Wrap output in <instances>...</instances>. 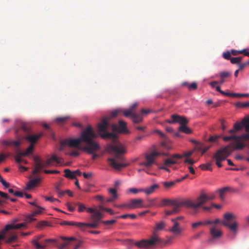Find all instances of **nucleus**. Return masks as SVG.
<instances>
[{
    "label": "nucleus",
    "mask_w": 249,
    "mask_h": 249,
    "mask_svg": "<svg viewBox=\"0 0 249 249\" xmlns=\"http://www.w3.org/2000/svg\"><path fill=\"white\" fill-rule=\"evenodd\" d=\"M156 200H157L156 198L148 199L149 204L147 206H145V207H153V206H156Z\"/></svg>",
    "instance_id": "50"
},
{
    "label": "nucleus",
    "mask_w": 249,
    "mask_h": 249,
    "mask_svg": "<svg viewBox=\"0 0 249 249\" xmlns=\"http://www.w3.org/2000/svg\"><path fill=\"white\" fill-rule=\"evenodd\" d=\"M143 199L141 198L131 199L128 203V209H135L145 207V206L143 205Z\"/></svg>",
    "instance_id": "12"
},
{
    "label": "nucleus",
    "mask_w": 249,
    "mask_h": 249,
    "mask_svg": "<svg viewBox=\"0 0 249 249\" xmlns=\"http://www.w3.org/2000/svg\"><path fill=\"white\" fill-rule=\"evenodd\" d=\"M42 136V133H40L36 135H28L25 138V139L33 144L36 143L39 139Z\"/></svg>",
    "instance_id": "21"
},
{
    "label": "nucleus",
    "mask_w": 249,
    "mask_h": 249,
    "mask_svg": "<svg viewBox=\"0 0 249 249\" xmlns=\"http://www.w3.org/2000/svg\"><path fill=\"white\" fill-rule=\"evenodd\" d=\"M159 187L160 186L158 184H155L148 188L143 189V192L145 193L146 195H149L153 193L155 190L159 189Z\"/></svg>",
    "instance_id": "28"
},
{
    "label": "nucleus",
    "mask_w": 249,
    "mask_h": 249,
    "mask_svg": "<svg viewBox=\"0 0 249 249\" xmlns=\"http://www.w3.org/2000/svg\"><path fill=\"white\" fill-rule=\"evenodd\" d=\"M177 163V161L171 157L170 158L165 160L164 161V164L166 166H169L170 165L175 164Z\"/></svg>",
    "instance_id": "38"
},
{
    "label": "nucleus",
    "mask_w": 249,
    "mask_h": 249,
    "mask_svg": "<svg viewBox=\"0 0 249 249\" xmlns=\"http://www.w3.org/2000/svg\"><path fill=\"white\" fill-rule=\"evenodd\" d=\"M41 179L39 178L30 180L27 184L26 189H30L36 186L40 183Z\"/></svg>",
    "instance_id": "23"
},
{
    "label": "nucleus",
    "mask_w": 249,
    "mask_h": 249,
    "mask_svg": "<svg viewBox=\"0 0 249 249\" xmlns=\"http://www.w3.org/2000/svg\"><path fill=\"white\" fill-rule=\"evenodd\" d=\"M92 222H93L92 223H83L84 225L82 226V229L81 230H84L86 226L89 227L91 228H97L98 227L99 223L95 221Z\"/></svg>",
    "instance_id": "37"
},
{
    "label": "nucleus",
    "mask_w": 249,
    "mask_h": 249,
    "mask_svg": "<svg viewBox=\"0 0 249 249\" xmlns=\"http://www.w3.org/2000/svg\"><path fill=\"white\" fill-rule=\"evenodd\" d=\"M70 156L76 157L79 155V152L77 150L72 151L68 154Z\"/></svg>",
    "instance_id": "64"
},
{
    "label": "nucleus",
    "mask_w": 249,
    "mask_h": 249,
    "mask_svg": "<svg viewBox=\"0 0 249 249\" xmlns=\"http://www.w3.org/2000/svg\"><path fill=\"white\" fill-rule=\"evenodd\" d=\"M231 189L228 186L223 187L217 190V192L219 194V196L221 200L223 201L225 199V196L228 192L231 191Z\"/></svg>",
    "instance_id": "19"
},
{
    "label": "nucleus",
    "mask_w": 249,
    "mask_h": 249,
    "mask_svg": "<svg viewBox=\"0 0 249 249\" xmlns=\"http://www.w3.org/2000/svg\"><path fill=\"white\" fill-rule=\"evenodd\" d=\"M45 198V200L46 201H50L51 202H60V201L59 199H58L57 198H54L53 197L46 196Z\"/></svg>",
    "instance_id": "55"
},
{
    "label": "nucleus",
    "mask_w": 249,
    "mask_h": 249,
    "mask_svg": "<svg viewBox=\"0 0 249 249\" xmlns=\"http://www.w3.org/2000/svg\"><path fill=\"white\" fill-rule=\"evenodd\" d=\"M160 239L156 235H153L150 240H142L136 242L135 245L139 248L148 249L155 245L156 243H160Z\"/></svg>",
    "instance_id": "8"
},
{
    "label": "nucleus",
    "mask_w": 249,
    "mask_h": 249,
    "mask_svg": "<svg viewBox=\"0 0 249 249\" xmlns=\"http://www.w3.org/2000/svg\"><path fill=\"white\" fill-rule=\"evenodd\" d=\"M165 223L163 221H161L160 222L157 223L156 224V230H161L163 229L165 226Z\"/></svg>",
    "instance_id": "51"
},
{
    "label": "nucleus",
    "mask_w": 249,
    "mask_h": 249,
    "mask_svg": "<svg viewBox=\"0 0 249 249\" xmlns=\"http://www.w3.org/2000/svg\"><path fill=\"white\" fill-rule=\"evenodd\" d=\"M196 162V160L190 158H186V159L184 160V163H188V164L190 165H193L194 163H195Z\"/></svg>",
    "instance_id": "59"
},
{
    "label": "nucleus",
    "mask_w": 249,
    "mask_h": 249,
    "mask_svg": "<svg viewBox=\"0 0 249 249\" xmlns=\"http://www.w3.org/2000/svg\"><path fill=\"white\" fill-rule=\"evenodd\" d=\"M171 221L173 225L168 229V231L177 236L180 235L183 231V229L181 227L180 223L174 220H171Z\"/></svg>",
    "instance_id": "10"
},
{
    "label": "nucleus",
    "mask_w": 249,
    "mask_h": 249,
    "mask_svg": "<svg viewBox=\"0 0 249 249\" xmlns=\"http://www.w3.org/2000/svg\"><path fill=\"white\" fill-rule=\"evenodd\" d=\"M233 150L230 146H226L221 148L217 151L213 156V158L215 159L216 164L218 167H222V165L221 162L226 160L230 156Z\"/></svg>",
    "instance_id": "5"
},
{
    "label": "nucleus",
    "mask_w": 249,
    "mask_h": 249,
    "mask_svg": "<svg viewBox=\"0 0 249 249\" xmlns=\"http://www.w3.org/2000/svg\"><path fill=\"white\" fill-rule=\"evenodd\" d=\"M242 128V126L240 123H235L234 124L233 128L229 130V132L230 134L235 135L237 131L240 130Z\"/></svg>",
    "instance_id": "34"
},
{
    "label": "nucleus",
    "mask_w": 249,
    "mask_h": 249,
    "mask_svg": "<svg viewBox=\"0 0 249 249\" xmlns=\"http://www.w3.org/2000/svg\"><path fill=\"white\" fill-rule=\"evenodd\" d=\"M236 106L240 108L248 107H249V102H247L246 103L238 102L236 104Z\"/></svg>",
    "instance_id": "45"
},
{
    "label": "nucleus",
    "mask_w": 249,
    "mask_h": 249,
    "mask_svg": "<svg viewBox=\"0 0 249 249\" xmlns=\"http://www.w3.org/2000/svg\"><path fill=\"white\" fill-rule=\"evenodd\" d=\"M162 203L160 205V206L170 205H179L180 204H184V199H176L174 200H170L167 199H162L161 200Z\"/></svg>",
    "instance_id": "13"
},
{
    "label": "nucleus",
    "mask_w": 249,
    "mask_h": 249,
    "mask_svg": "<svg viewBox=\"0 0 249 249\" xmlns=\"http://www.w3.org/2000/svg\"><path fill=\"white\" fill-rule=\"evenodd\" d=\"M154 132L157 133L163 139L166 138L165 135L163 133H162L161 131H160V130L156 129L154 131Z\"/></svg>",
    "instance_id": "63"
},
{
    "label": "nucleus",
    "mask_w": 249,
    "mask_h": 249,
    "mask_svg": "<svg viewBox=\"0 0 249 249\" xmlns=\"http://www.w3.org/2000/svg\"><path fill=\"white\" fill-rule=\"evenodd\" d=\"M62 225H67L70 226H75L81 229H82V226L84 225L82 222H70L65 221L62 223Z\"/></svg>",
    "instance_id": "33"
},
{
    "label": "nucleus",
    "mask_w": 249,
    "mask_h": 249,
    "mask_svg": "<svg viewBox=\"0 0 249 249\" xmlns=\"http://www.w3.org/2000/svg\"><path fill=\"white\" fill-rule=\"evenodd\" d=\"M108 191L110 194H112V196L111 198H107L106 201L107 202H112L117 199L118 197L116 190L113 188H110Z\"/></svg>",
    "instance_id": "30"
},
{
    "label": "nucleus",
    "mask_w": 249,
    "mask_h": 249,
    "mask_svg": "<svg viewBox=\"0 0 249 249\" xmlns=\"http://www.w3.org/2000/svg\"><path fill=\"white\" fill-rule=\"evenodd\" d=\"M112 129L113 131H118L120 133H126L128 132L126 128V123L123 120L119 121L118 125L116 124H112Z\"/></svg>",
    "instance_id": "11"
},
{
    "label": "nucleus",
    "mask_w": 249,
    "mask_h": 249,
    "mask_svg": "<svg viewBox=\"0 0 249 249\" xmlns=\"http://www.w3.org/2000/svg\"><path fill=\"white\" fill-rule=\"evenodd\" d=\"M60 159L57 157L56 155H53L51 158H48L45 162V165L47 167H49L53 164L54 162H56L58 164L60 162Z\"/></svg>",
    "instance_id": "18"
},
{
    "label": "nucleus",
    "mask_w": 249,
    "mask_h": 249,
    "mask_svg": "<svg viewBox=\"0 0 249 249\" xmlns=\"http://www.w3.org/2000/svg\"><path fill=\"white\" fill-rule=\"evenodd\" d=\"M143 189H137L135 188H131L128 189V191L129 193H132L134 194H136L138 193L143 192Z\"/></svg>",
    "instance_id": "49"
},
{
    "label": "nucleus",
    "mask_w": 249,
    "mask_h": 249,
    "mask_svg": "<svg viewBox=\"0 0 249 249\" xmlns=\"http://www.w3.org/2000/svg\"><path fill=\"white\" fill-rule=\"evenodd\" d=\"M16 154H17V156L15 158V160L17 163H20L21 162H24L25 163H27V161L26 160H23L21 159V157L22 156L19 155L17 153H16Z\"/></svg>",
    "instance_id": "53"
},
{
    "label": "nucleus",
    "mask_w": 249,
    "mask_h": 249,
    "mask_svg": "<svg viewBox=\"0 0 249 249\" xmlns=\"http://www.w3.org/2000/svg\"><path fill=\"white\" fill-rule=\"evenodd\" d=\"M74 205L78 206V211L80 213L83 212L84 210L86 209V207L83 203L77 202L74 203Z\"/></svg>",
    "instance_id": "48"
},
{
    "label": "nucleus",
    "mask_w": 249,
    "mask_h": 249,
    "mask_svg": "<svg viewBox=\"0 0 249 249\" xmlns=\"http://www.w3.org/2000/svg\"><path fill=\"white\" fill-rule=\"evenodd\" d=\"M242 126L245 127L246 131L249 132V118H245L241 123Z\"/></svg>",
    "instance_id": "40"
},
{
    "label": "nucleus",
    "mask_w": 249,
    "mask_h": 249,
    "mask_svg": "<svg viewBox=\"0 0 249 249\" xmlns=\"http://www.w3.org/2000/svg\"><path fill=\"white\" fill-rule=\"evenodd\" d=\"M212 164L211 163H207L206 164H202L199 166V167L203 170H210L212 171V168L211 167Z\"/></svg>",
    "instance_id": "42"
},
{
    "label": "nucleus",
    "mask_w": 249,
    "mask_h": 249,
    "mask_svg": "<svg viewBox=\"0 0 249 249\" xmlns=\"http://www.w3.org/2000/svg\"><path fill=\"white\" fill-rule=\"evenodd\" d=\"M243 139L242 138V135L240 136H236L233 134H231V135L230 136H225L223 137V140L225 142H228L231 140H234L235 141H239Z\"/></svg>",
    "instance_id": "24"
},
{
    "label": "nucleus",
    "mask_w": 249,
    "mask_h": 249,
    "mask_svg": "<svg viewBox=\"0 0 249 249\" xmlns=\"http://www.w3.org/2000/svg\"><path fill=\"white\" fill-rule=\"evenodd\" d=\"M108 120V118H107L102 119L101 123L98 125V131L103 139H112L113 142H115L117 139L116 135L113 133H109L107 131L109 125Z\"/></svg>",
    "instance_id": "3"
},
{
    "label": "nucleus",
    "mask_w": 249,
    "mask_h": 249,
    "mask_svg": "<svg viewBox=\"0 0 249 249\" xmlns=\"http://www.w3.org/2000/svg\"><path fill=\"white\" fill-rule=\"evenodd\" d=\"M116 221L115 220H106V221H102L101 222L105 225H109L113 224L116 223Z\"/></svg>",
    "instance_id": "61"
},
{
    "label": "nucleus",
    "mask_w": 249,
    "mask_h": 249,
    "mask_svg": "<svg viewBox=\"0 0 249 249\" xmlns=\"http://www.w3.org/2000/svg\"><path fill=\"white\" fill-rule=\"evenodd\" d=\"M171 118L172 120L167 121V122L170 124L178 123L180 125L178 128L179 131L186 134H190L191 133V129L186 125L188 124V121L185 117L177 114H173L171 116Z\"/></svg>",
    "instance_id": "4"
},
{
    "label": "nucleus",
    "mask_w": 249,
    "mask_h": 249,
    "mask_svg": "<svg viewBox=\"0 0 249 249\" xmlns=\"http://www.w3.org/2000/svg\"><path fill=\"white\" fill-rule=\"evenodd\" d=\"M61 239H62L63 240L67 241L66 242H64V243L60 245H57V248L59 249H63L65 248L68 245V242L69 241H76V239L74 237H66L64 236L60 237Z\"/></svg>",
    "instance_id": "27"
},
{
    "label": "nucleus",
    "mask_w": 249,
    "mask_h": 249,
    "mask_svg": "<svg viewBox=\"0 0 249 249\" xmlns=\"http://www.w3.org/2000/svg\"><path fill=\"white\" fill-rule=\"evenodd\" d=\"M175 181L163 182V185L166 188H169L175 185Z\"/></svg>",
    "instance_id": "52"
},
{
    "label": "nucleus",
    "mask_w": 249,
    "mask_h": 249,
    "mask_svg": "<svg viewBox=\"0 0 249 249\" xmlns=\"http://www.w3.org/2000/svg\"><path fill=\"white\" fill-rule=\"evenodd\" d=\"M35 169L33 171V175L37 174L43 168L46 167L45 161L40 160L37 158H35Z\"/></svg>",
    "instance_id": "14"
},
{
    "label": "nucleus",
    "mask_w": 249,
    "mask_h": 249,
    "mask_svg": "<svg viewBox=\"0 0 249 249\" xmlns=\"http://www.w3.org/2000/svg\"><path fill=\"white\" fill-rule=\"evenodd\" d=\"M24 223H19L17 224H11L7 225L4 228V231H8L11 229H18L21 228L25 227L26 226L27 223L29 222H27L25 220Z\"/></svg>",
    "instance_id": "16"
},
{
    "label": "nucleus",
    "mask_w": 249,
    "mask_h": 249,
    "mask_svg": "<svg viewBox=\"0 0 249 249\" xmlns=\"http://www.w3.org/2000/svg\"><path fill=\"white\" fill-rule=\"evenodd\" d=\"M210 233L213 238H219L222 235V232L220 230L216 229L215 226L210 229Z\"/></svg>",
    "instance_id": "22"
},
{
    "label": "nucleus",
    "mask_w": 249,
    "mask_h": 249,
    "mask_svg": "<svg viewBox=\"0 0 249 249\" xmlns=\"http://www.w3.org/2000/svg\"><path fill=\"white\" fill-rule=\"evenodd\" d=\"M235 216L230 213H227L224 214V219L220 220L219 219L212 221V224L215 225L221 223L224 226L229 228L233 232H236L237 228V223L235 221Z\"/></svg>",
    "instance_id": "2"
},
{
    "label": "nucleus",
    "mask_w": 249,
    "mask_h": 249,
    "mask_svg": "<svg viewBox=\"0 0 249 249\" xmlns=\"http://www.w3.org/2000/svg\"><path fill=\"white\" fill-rule=\"evenodd\" d=\"M209 200V196L204 193H202L197 197L196 202L191 199H184V204H185V207L196 209L206 203Z\"/></svg>",
    "instance_id": "6"
},
{
    "label": "nucleus",
    "mask_w": 249,
    "mask_h": 249,
    "mask_svg": "<svg viewBox=\"0 0 249 249\" xmlns=\"http://www.w3.org/2000/svg\"><path fill=\"white\" fill-rule=\"evenodd\" d=\"M108 150L110 152L114 153L116 159L124 160V158L121 156L122 154L125 153V147L123 144L119 143L116 145H109L108 146Z\"/></svg>",
    "instance_id": "9"
},
{
    "label": "nucleus",
    "mask_w": 249,
    "mask_h": 249,
    "mask_svg": "<svg viewBox=\"0 0 249 249\" xmlns=\"http://www.w3.org/2000/svg\"><path fill=\"white\" fill-rule=\"evenodd\" d=\"M242 56L231 57L230 61L232 64H239L242 61Z\"/></svg>",
    "instance_id": "46"
},
{
    "label": "nucleus",
    "mask_w": 249,
    "mask_h": 249,
    "mask_svg": "<svg viewBox=\"0 0 249 249\" xmlns=\"http://www.w3.org/2000/svg\"><path fill=\"white\" fill-rule=\"evenodd\" d=\"M103 217V214L99 211H96L90 216L91 221L99 223L100 220Z\"/></svg>",
    "instance_id": "25"
},
{
    "label": "nucleus",
    "mask_w": 249,
    "mask_h": 249,
    "mask_svg": "<svg viewBox=\"0 0 249 249\" xmlns=\"http://www.w3.org/2000/svg\"><path fill=\"white\" fill-rule=\"evenodd\" d=\"M48 225V222L46 221H42L37 224V227L40 228L42 227L46 226Z\"/></svg>",
    "instance_id": "62"
},
{
    "label": "nucleus",
    "mask_w": 249,
    "mask_h": 249,
    "mask_svg": "<svg viewBox=\"0 0 249 249\" xmlns=\"http://www.w3.org/2000/svg\"><path fill=\"white\" fill-rule=\"evenodd\" d=\"M211 146H206L203 143H199L196 146V149L201 151L202 154H204L210 147Z\"/></svg>",
    "instance_id": "31"
},
{
    "label": "nucleus",
    "mask_w": 249,
    "mask_h": 249,
    "mask_svg": "<svg viewBox=\"0 0 249 249\" xmlns=\"http://www.w3.org/2000/svg\"><path fill=\"white\" fill-rule=\"evenodd\" d=\"M197 85L196 83H192L188 85V89L190 90H195L197 89Z\"/></svg>",
    "instance_id": "56"
},
{
    "label": "nucleus",
    "mask_w": 249,
    "mask_h": 249,
    "mask_svg": "<svg viewBox=\"0 0 249 249\" xmlns=\"http://www.w3.org/2000/svg\"><path fill=\"white\" fill-rule=\"evenodd\" d=\"M34 149V145L31 144L27 148L24 152H21L20 151H17L16 153L20 156H27L31 154Z\"/></svg>",
    "instance_id": "29"
},
{
    "label": "nucleus",
    "mask_w": 249,
    "mask_h": 249,
    "mask_svg": "<svg viewBox=\"0 0 249 249\" xmlns=\"http://www.w3.org/2000/svg\"><path fill=\"white\" fill-rule=\"evenodd\" d=\"M231 74V73L230 71H221L219 73V76L221 79H225L230 77Z\"/></svg>",
    "instance_id": "43"
},
{
    "label": "nucleus",
    "mask_w": 249,
    "mask_h": 249,
    "mask_svg": "<svg viewBox=\"0 0 249 249\" xmlns=\"http://www.w3.org/2000/svg\"><path fill=\"white\" fill-rule=\"evenodd\" d=\"M167 156L165 153H161L156 151H153L150 153L146 154L145 156V161L140 162L139 165L140 166H144L146 168H150L152 166L156 164V158L160 155Z\"/></svg>",
    "instance_id": "7"
},
{
    "label": "nucleus",
    "mask_w": 249,
    "mask_h": 249,
    "mask_svg": "<svg viewBox=\"0 0 249 249\" xmlns=\"http://www.w3.org/2000/svg\"><path fill=\"white\" fill-rule=\"evenodd\" d=\"M17 238V236L16 234H13L11 236H8L6 238V242L8 243H10L14 242L16 240Z\"/></svg>",
    "instance_id": "44"
},
{
    "label": "nucleus",
    "mask_w": 249,
    "mask_h": 249,
    "mask_svg": "<svg viewBox=\"0 0 249 249\" xmlns=\"http://www.w3.org/2000/svg\"><path fill=\"white\" fill-rule=\"evenodd\" d=\"M122 113H124V115L125 117L130 116L131 118H132V115H133L134 114V113H133V112L129 109L127 110H125L124 111H123Z\"/></svg>",
    "instance_id": "54"
},
{
    "label": "nucleus",
    "mask_w": 249,
    "mask_h": 249,
    "mask_svg": "<svg viewBox=\"0 0 249 249\" xmlns=\"http://www.w3.org/2000/svg\"><path fill=\"white\" fill-rule=\"evenodd\" d=\"M68 119L69 117H58L55 119V121L58 124H64Z\"/></svg>",
    "instance_id": "41"
},
{
    "label": "nucleus",
    "mask_w": 249,
    "mask_h": 249,
    "mask_svg": "<svg viewBox=\"0 0 249 249\" xmlns=\"http://www.w3.org/2000/svg\"><path fill=\"white\" fill-rule=\"evenodd\" d=\"M123 110L121 109H116L113 111L110 114V118H114L120 115L122 113Z\"/></svg>",
    "instance_id": "47"
},
{
    "label": "nucleus",
    "mask_w": 249,
    "mask_h": 249,
    "mask_svg": "<svg viewBox=\"0 0 249 249\" xmlns=\"http://www.w3.org/2000/svg\"><path fill=\"white\" fill-rule=\"evenodd\" d=\"M61 185L60 184H58L55 186V191L58 194V196L59 197H62L65 194V191H62L60 190Z\"/></svg>",
    "instance_id": "39"
},
{
    "label": "nucleus",
    "mask_w": 249,
    "mask_h": 249,
    "mask_svg": "<svg viewBox=\"0 0 249 249\" xmlns=\"http://www.w3.org/2000/svg\"><path fill=\"white\" fill-rule=\"evenodd\" d=\"M114 206L116 207H118V208H121V209H128V203H124V204H120V205L115 204V205H114Z\"/></svg>",
    "instance_id": "58"
},
{
    "label": "nucleus",
    "mask_w": 249,
    "mask_h": 249,
    "mask_svg": "<svg viewBox=\"0 0 249 249\" xmlns=\"http://www.w3.org/2000/svg\"><path fill=\"white\" fill-rule=\"evenodd\" d=\"M223 57L227 60H231V53L229 51H227L226 52H224L223 53Z\"/></svg>",
    "instance_id": "57"
},
{
    "label": "nucleus",
    "mask_w": 249,
    "mask_h": 249,
    "mask_svg": "<svg viewBox=\"0 0 249 249\" xmlns=\"http://www.w3.org/2000/svg\"><path fill=\"white\" fill-rule=\"evenodd\" d=\"M43 209L42 208L39 207V209L35 211L32 214L27 215L25 219V220L27 222H32V221H34L36 220V219L34 218V217L37 214H39L42 212V210Z\"/></svg>",
    "instance_id": "20"
},
{
    "label": "nucleus",
    "mask_w": 249,
    "mask_h": 249,
    "mask_svg": "<svg viewBox=\"0 0 249 249\" xmlns=\"http://www.w3.org/2000/svg\"><path fill=\"white\" fill-rule=\"evenodd\" d=\"M173 208L171 210H167L165 211L166 215H171L178 213L180 211V208L182 206H185V204H180L179 205H173Z\"/></svg>",
    "instance_id": "26"
},
{
    "label": "nucleus",
    "mask_w": 249,
    "mask_h": 249,
    "mask_svg": "<svg viewBox=\"0 0 249 249\" xmlns=\"http://www.w3.org/2000/svg\"><path fill=\"white\" fill-rule=\"evenodd\" d=\"M65 177L67 178L71 179L75 178V175L73 173V172H71L69 169H66L64 170Z\"/></svg>",
    "instance_id": "36"
},
{
    "label": "nucleus",
    "mask_w": 249,
    "mask_h": 249,
    "mask_svg": "<svg viewBox=\"0 0 249 249\" xmlns=\"http://www.w3.org/2000/svg\"><path fill=\"white\" fill-rule=\"evenodd\" d=\"M202 225H203V222L198 221V222L193 223L192 224V227L193 229H196L198 228V227L202 226Z\"/></svg>",
    "instance_id": "60"
},
{
    "label": "nucleus",
    "mask_w": 249,
    "mask_h": 249,
    "mask_svg": "<svg viewBox=\"0 0 249 249\" xmlns=\"http://www.w3.org/2000/svg\"><path fill=\"white\" fill-rule=\"evenodd\" d=\"M43 237V235H38L35 236L34 239L32 240V243L35 246L36 248L37 249H45L46 245H40L38 241L42 238Z\"/></svg>",
    "instance_id": "17"
},
{
    "label": "nucleus",
    "mask_w": 249,
    "mask_h": 249,
    "mask_svg": "<svg viewBox=\"0 0 249 249\" xmlns=\"http://www.w3.org/2000/svg\"><path fill=\"white\" fill-rule=\"evenodd\" d=\"M236 143L233 145L232 146L231 145H228V146H230L233 149V150L232 151H234V150H240L243 149L245 145L243 143L240 142V141H235Z\"/></svg>",
    "instance_id": "32"
},
{
    "label": "nucleus",
    "mask_w": 249,
    "mask_h": 249,
    "mask_svg": "<svg viewBox=\"0 0 249 249\" xmlns=\"http://www.w3.org/2000/svg\"><path fill=\"white\" fill-rule=\"evenodd\" d=\"M97 137L91 126H88L81 133L79 138L77 139L69 138L64 139L60 142L61 150L66 146L76 148L86 151L88 153H92L95 150L100 149L98 143L93 139Z\"/></svg>",
    "instance_id": "1"
},
{
    "label": "nucleus",
    "mask_w": 249,
    "mask_h": 249,
    "mask_svg": "<svg viewBox=\"0 0 249 249\" xmlns=\"http://www.w3.org/2000/svg\"><path fill=\"white\" fill-rule=\"evenodd\" d=\"M107 160L109 162L110 166L117 170H120L121 168L129 165V163H117L115 159L112 158H109Z\"/></svg>",
    "instance_id": "15"
},
{
    "label": "nucleus",
    "mask_w": 249,
    "mask_h": 249,
    "mask_svg": "<svg viewBox=\"0 0 249 249\" xmlns=\"http://www.w3.org/2000/svg\"><path fill=\"white\" fill-rule=\"evenodd\" d=\"M131 119L133 122L135 124L139 123L142 121V117L136 113H134L133 115H132Z\"/></svg>",
    "instance_id": "35"
}]
</instances>
